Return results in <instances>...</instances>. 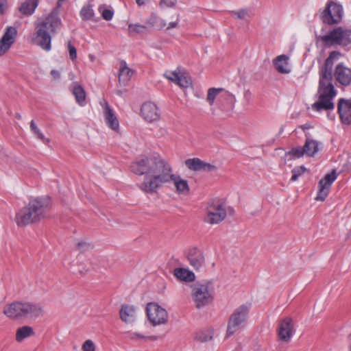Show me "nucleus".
<instances>
[{
    "label": "nucleus",
    "mask_w": 351,
    "mask_h": 351,
    "mask_svg": "<svg viewBox=\"0 0 351 351\" xmlns=\"http://www.w3.org/2000/svg\"><path fill=\"white\" fill-rule=\"evenodd\" d=\"M130 169L136 175L145 176L138 187L146 193H156L170 182H173L178 194L186 195L190 191L188 181L173 173L170 163L160 157H139L132 162Z\"/></svg>",
    "instance_id": "obj_1"
},
{
    "label": "nucleus",
    "mask_w": 351,
    "mask_h": 351,
    "mask_svg": "<svg viewBox=\"0 0 351 351\" xmlns=\"http://www.w3.org/2000/svg\"><path fill=\"white\" fill-rule=\"evenodd\" d=\"M341 53L332 51L319 70L318 99L312 104V109L317 112L331 110L335 108L333 99L337 92L332 84V67L334 60H338Z\"/></svg>",
    "instance_id": "obj_2"
},
{
    "label": "nucleus",
    "mask_w": 351,
    "mask_h": 351,
    "mask_svg": "<svg viewBox=\"0 0 351 351\" xmlns=\"http://www.w3.org/2000/svg\"><path fill=\"white\" fill-rule=\"evenodd\" d=\"M61 26L58 11L53 9L46 17L35 23L32 42L46 51H51L52 36L60 29Z\"/></svg>",
    "instance_id": "obj_3"
},
{
    "label": "nucleus",
    "mask_w": 351,
    "mask_h": 351,
    "mask_svg": "<svg viewBox=\"0 0 351 351\" xmlns=\"http://www.w3.org/2000/svg\"><path fill=\"white\" fill-rule=\"evenodd\" d=\"M49 209V199L40 197L32 199L16 213L15 222L20 227L36 223L45 217Z\"/></svg>",
    "instance_id": "obj_4"
},
{
    "label": "nucleus",
    "mask_w": 351,
    "mask_h": 351,
    "mask_svg": "<svg viewBox=\"0 0 351 351\" xmlns=\"http://www.w3.org/2000/svg\"><path fill=\"white\" fill-rule=\"evenodd\" d=\"M3 313L12 319L37 317L42 315L40 305L30 302H15L5 307Z\"/></svg>",
    "instance_id": "obj_5"
},
{
    "label": "nucleus",
    "mask_w": 351,
    "mask_h": 351,
    "mask_svg": "<svg viewBox=\"0 0 351 351\" xmlns=\"http://www.w3.org/2000/svg\"><path fill=\"white\" fill-rule=\"evenodd\" d=\"M214 287L210 282H197L192 287L191 297L197 308L210 304L214 299Z\"/></svg>",
    "instance_id": "obj_6"
},
{
    "label": "nucleus",
    "mask_w": 351,
    "mask_h": 351,
    "mask_svg": "<svg viewBox=\"0 0 351 351\" xmlns=\"http://www.w3.org/2000/svg\"><path fill=\"white\" fill-rule=\"evenodd\" d=\"M250 308V304H242L235 308L228 319L226 331L227 337L233 335L244 325L248 317Z\"/></svg>",
    "instance_id": "obj_7"
},
{
    "label": "nucleus",
    "mask_w": 351,
    "mask_h": 351,
    "mask_svg": "<svg viewBox=\"0 0 351 351\" xmlns=\"http://www.w3.org/2000/svg\"><path fill=\"white\" fill-rule=\"evenodd\" d=\"M343 13V7L341 4L328 1L325 9L320 14V19L324 23L335 25L341 21Z\"/></svg>",
    "instance_id": "obj_8"
},
{
    "label": "nucleus",
    "mask_w": 351,
    "mask_h": 351,
    "mask_svg": "<svg viewBox=\"0 0 351 351\" xmlns=\"http://www.w3.org/2000/svg\"><path fill=\"white\" fill-rule=\"evenodd\" d=\"M226 215L224 205L219 200H213L208 203L204 221L210 224L219 223L226 218Z\"/></svg>",
    "instance_id": "obj_9"
},
{
    "label": "nucleus",
    "mask_w": 351,
    "mask_h": 351,
    "mask_svg": "<svg viewBox=\"0 0 351 351\" xmlns=\"http://www.w3.org/2000/svg\"><path fill=\"white\" fill-rule=\"evenodd\" d=\"M147 318L153 326L165 324L168 322L167 311L156 303H148L146 307Z\"/></svg>",
    "instance_id": "obj_10"
},
{
    "label": "nucleus",
    "mask_w": 351,
    "mask_h": 351,
    "mask_svg": "<svg viewBox=\"0 0 351 351\" xmlns=\"http://www.w3.org/2000/svg\"><path fill=\"white\" fill-rule=\"evenodd\" d=\"M337 177L336 170L332 169L330 173H327L319 180L318 184L319 190L315 197L316 200L324 201L326 198L329 193L330 188Z\"/></svg>",
    "instance_id": "obj_11"
},
{
    "label": "nucleus",
    "mask_w": 351,
    "mask_h": 351,
    "mask_svg": "<svg viewBox=\"0 0 351 351\" xmlns=\"http://www.w3.org/2000/svg\"><path fill=\"white\" fill-rule=\"evenodd\" d=\"M17 29L12 26H8L0 39V56L5 54L15 43L17 37Z\"/></svg>",
    "instance_id": "obj_12"
},
{
    "label": "nucleus",
    "mask_w": 351,
    "mask_h": 351,
    "mask_svg": "<svg viewBox=\"0 0 351 351\" xmlns=\"http://www.w3.org/2000/svg\"><path fill=\"white\" fill-rule=\"evenodd\" d=\"M141 113L143 119L149 123L158 121L160 117L158 106L152 101L145 102L142 105Z\"/></svg>",
    "instance_id": "obj_13"
},
{
    "label": "nucleus",
    "mask_w": 351,
    "mask_h": 351,
    "mask_svg": "<svg viewBox=\"0 0 351 351\" xmlns=\"http://www.w3.org/2000/svg\"><path fill=\"white\" fill-rule=\"evenodd\" d=\"M334 75L335 80L343 86L351 84V69L346 67L342 62L336 66Z\"/></svg>",
    "instance_id": "obj_14"
},
{
    "label": "nucleus",
    "mask_w": 351,
    "mask_h": 351,
    "mask_svg": "<svg viewBox=\"0 0 351 351\" xmlns=\"http://www.w3.org/2000/svg\"><path fill=\"white\" fill-rule=\"evenodd\" d=\"M187 258L190 265L196 270L202 268L205 263V258L203 252L197 247L189 250Z\"/></svg>",
    "instance_id": "obj_15"
},
{
    "label": "nucleus",
    "mask_w": 351,
    "mask_h": 351,
    "mask_svg": "<svg viewBox=\"0 0 351 351\" xmlns=\"http://www.w3.org/2000/svg\"><path fill=\"white\" fill-rule=\"evenodd\" d=\"M337 109L341 122L346 125L351 124V100L341 98Z\"/></svg>",
    "instance_id": "obj_16"
},
{
    "label": "nucleus",
    "mask_w": 351,
    "mask_h": 351,
    "mask_svg": "<svg viewBox=\"0 0 351 351\" xmlns=\"http://www.w3.org/2000/svg\"><path fill=\"white\" fill-rule=\"evenodd\" d=\"M293 334V326L292 319L286 317L282 320L278 328V336L280 340L287 342L290 340Z\"/></svg>",
    "instance_id": "obj_17"
},
{
    "label": "nucleus",
    "mask_w": 351,
    "mask_h": 351,
    "mask_svg": "<svg viewBox=\"0 0 351 351\" xmlns=\"http://www.w3.org/2000/svg\"><path fill=\"white\" fill-rule=\"evenodd\" d=\"M101 104L104 107V115L106 125L112 130L117 131L119 130V123L112 109L106 101L104 105L101 103Z\"/></svg>",
    "instance_id": "obj_18"
},
{
    "label": "nucleus",
    "mask_w": 351,
    "mask_h": 351,
    "mask_svg": "<svg viewBox=\"0 0 351 351\" xmlns=\"http://www.w3.org/2000/svg\"><path fill=\"white\" fill-rule=\"evenodd\" d=\"M340 35L338 27L330 31L328 34L324 36H317V40H320L326 47L340 45Z\"/></svg>",
    "instance_id": "obj_19"
},
{
    "label": "nucleus",
    "mask_w": 351,
    "mask_h": 351,
    "mask_svg": "<svg viewBox=\"0 0 351 351\" xmlns=\"http://www.w3.org/2000/svg\"><path fill=\"white\" fill-rule=\"evenodd\" d=\"M121 319L126 323H133L136 318V309L133 305L123 304L119 311Z\"/></svg>",
    "instance_id": "obj_20"
},
{
    "label": "nucleus",
    "mask_w": 351,
    "mask_h": 351,
    "mask_svg": "<svg viewBox=\"0 0 351 351\" xmlns=\"http://www.w3.org/2000/svg\"><path fill=\"white\" fill-rule=\"evenodd\" d=\"M39 0H25L19 8V11L25 16H31L34 14L38 5Z\"/></svg>",
    "instance_id": "obj_21"
},
{
    "label": "nucleus",
    "mask_w": 351,
    "mask_h": 351,
    "mask_svg": "<svg viewBox=\"0 0 351 351\" xmlns=\"http://www.w3.org/2000/svg\"><path fill=\"white\" fill-rule=\"evenodd\" d=\"M288 56L286 55H280L277 56L274 60V65L278 72L280 73H289L290 72L288 68Z\"/></svg>",
    "instance_id": "obj_22"
},
{
    "label": "nucleus",
    "mask_w": 351,
    "mask_h": 351,
    "mask_svg": "<svg viewBox=\"0 0 351 351\" xmlns=\"http://www.w3.org/2000/svg\"><path fill=\"white\" fill-rule=\"evenodd\" d=\"M133 74L134 71L128 67L125 62H121L119 73V83L123 84V86L126 85V84L130 80Z\"/></svg>",
    "instance_id": "obj_23"
},
{
    "label": "nucleus",
    "mask_w": 351,
    "mask_h": 351,
    "mask_svg": "<svg viewBox=\"0 0 351 351\" xmlns=\"http://www.w3.org/2000/svg\"><path fill=\"white\" fill-rule=\"evenodd\" d=\"M173 274L178 279L185 282H192L195 280L194 273L184 268L175 269Z\"/></svg>",
    "instance_id": "obj_24"
},
{
    "label": "nucleus",
    "mask_w": 351,
    "mask_h": 351,
    "mask_svg": "<svg viewBox=\"0 0 351 351\" xmlns=\"http://www.w3.org/2000/svg\"><path fill=\"white\" fill-rule=\"evenodd\" d=\"M318 142L312 139L306 138L304 143L303 150L304 154L308 156H313L318 152Z\"/></svg>",
    "instance_id": "obj_25"
},
{
    "label": "nucleus",
    "mask_w": 351,
    "mask_h": 351,
    "mask_svg": "<svg viewBox=\"0 0 351 351\" xmlns=\"http://www.w3.org/2000/svg\"><path fill=\"white\" fill-rule=\"evenodd\" d=\"M34 335L33 328L31 326H25L19 328L16 333V340L21 342L23 339Z\"/></svg>",
    "instance_id": "obj_26"
},
{
    "label": "nucleus",
    "mask_w": 351,
    "mask_h": 351,
    "mask_svg": "<svg viewBox=\"0 0 351 351\" xmlns=\"http://www.w3.org/2000/svg\"><path fill=\"white\" fill-rule=\"evenodd\" d=\"M73 93L76 101L82 106L85 104L86 93L82 86L77 85L73 88Z\"/></svg>",
    "instance_id": "obj_27"
},
{
    "label": "nucleus",
    "mask_w": 351,
    "mask_h": 351,
    "mask_svg": "<svg viewBox=\"0 0 351 351\" xmlns=\"http://www.w3.org/2000/svg\"><path fill=\"white\" fill-rule=\"evenodd\" d=\"M203 160L198 158H189L185 160V165L189 169L193 171H202Z\"/></svg>",
    "instance_id": "obj_28"
},
{
    "label": "nucleus",
    "mask_w": 351,
    "mask_h": 351,
    "mask_svg": "<svg viewBox=\"0 0 351 351\" xmlns=\"http://www.w3.org/2000/svg\"><path fill=\"white\" fill-rule=\"evenodd\" d=\"M80 15L83 21L92 20L95 15L92 5H84L80 10Z\"/></svg>",
    "instance_id": "obj_29"
},
{
    "label": "nucleus",
    "mask_w": 351,
    "mask_h": 351,
    "mask_svg": "<svg viewBox=\"0 0 351 351\" xmlns=\"http://www.w3.org/2000/svg\"><path fill=\"white\" fill-rule=\"evenodd\" d=\"M340 35V45H348L351 43V29H344L341 27H338Z\"/></svg>",
    "instance_id": "obj_30"
},
{
    "label": "nucleus",
    "mask_w": 351,
    "mask_h": 351,
    "mask_svg": "<svg viewBox=\"0 0 351 351\" xmlns=\"http://www.w3.org/2000/svg\"><path fill=\"white\" fill-rule=\"evenodd\" d=\"M147 32V27L141 24H130L128 25V32L130 35L143 34Z\"/></svg>",
    "instance_id": "obj_31"
},
{
    "label": "nucleus",
    "mask_w": 351,
    "mask_h": 351,
    "mask_svg": "<svg viewBox=\"0 0 351 351\" xmlns=\"http://www.w3.org/2000/svg\"><path fill=\"white\" fill-rule=\"evenodd\" d=\"M30 130L32 132V133L36 136L37 138L43 141V142H49V140L47 138H45V136L42 133V132L40 130V129L37 127L34 121H31L30 122Z\"/></svg>",
    "instance_id": "obj_32"
},
{
    "label": "nucleus",
    "mask_w": 351,
    "mask_h": 351,
    "mask_svg": "<svg viewBox=\"0 0 351 351\" xmlns=\"http://www.w3.org/2000/svg\"><path fill=\"white\" fill-rule=\"evenodd\" d=\"M195 338L201 342L208 341L213 338V331L211 330L200 331L196 335Z\"/></svg>",
    "instance_id": "obj_33"
},
{
    "label": "nucleus",
    "mask_w": 351,
    "mask_h": 351,
    "mask_svg": "<svg viewBox=\"0 0 351 351\" xmlns=\"http://www.w3.org/2000/svg\"><path fill=\"white\" fill-rule=\"evenodd\" d=\"M223 90V88H210L208 90V95L206 100L210 105L214 104L216 96Z\"/></svg>",
    "instance_id": "obj_34"
},
{
    "label": "nucleus",
    "mask_w": 351,
    "mask_h": 351,
    "mask_svg": "<svg viewBox=\"0 0 351 351\" xmlns=\"http://www.w3.org/2000/svg\"><path fill=\"white\" fill-rule=\"evenodd\" d=\"M287 155L293 156V158H299L304 155L302 147H293L287 153Z\"/></svg>",
    "instance_id": "obj_35"
},
{
    "label": "nucleus",
    "mask_w": 351,
    "mask_h": 351,
    "mask_svg": "<svg viewBox=\"0 0 351 351\" xmlns=\"http://www.w3.org/2000/svg\"><path fill=\"white\" fill-rule=\"evenodd\" d=\"M306 170V169L304 166L296 167L293 168L291 171L292 176L291 178V181L293 182L297 180L298 177L302 175Z\"/></svg>",
    "instance_id": "obj_36"
},
{
    "label": "nucleus",
    "mask_w": 351,
    "mask_h": 351,
    "mask_svg": "<svg viewBox=\"0 0 351 351\" xmlns=\"http://www.w3.org/2000/svg\"><path fill=\"white\" fill-rule=\"evenodd\" d=\"M125 337L132 340H144L148 337L136 332H125Z\"/></svg>",
    "instance_id": "obj_37"
},
{
    "label": "nucleus",
    "mask_w": 351,
    "mask_h": 351,
    "mask_svg": "<svg viewBox=\"0 0 351 351\" xmlns=\"http://www.w3.org/2000/svg\"><path fill=\"white\" fill-rule=\"evenodd\" d=\"M99 11L101 14L102 18L106 21H110L113 16L114 12L112 10L103 8L101 6L99 8Z\"/></svg>",
    "instance_id": "obj_38"
},
{
    "label": "nucleus",
    "mask_w": 351,
    "mask_h": 351,
    "mask_svg": "<svg viewBox=\"0 0 351 351\" xmlns=\"http://www.w3.org/2000/svg\"><path fill=\"white\" fill-rule=\"evenodd\" d=\"M176 84L180 86V87L187 88L189 86L191 82L190 79H189L187 77L184 76L182 74H180Z\"/></svg>",
    "instance_id": "obj_39"
},
{
    "label": "nucleus",
    "mask_w": 351,
    "mask_h": 351,
    "mask_svg": "<svg viewBox=\"0 0 351 351\" xmlns=\"http://www.w3.org/2000/svg\"><path fill=\"white\" fill-rule=\"evenodd\" d=\"M67 49L69 53V58L71 60H75L77 58V49L71 41H69L67 43Z\"/></svg>",
    "instance_id": "obj_40"
},
{
    "label": "nucleus",
    "mask_w": 351,
    "mask_h": 351,
    "mask_svg": "<svg viewBox=\"0 0 351 351\" xmlns=\"http://www.w3.org/2000/svg\"><path fill=\"white\" fill-rule=\"evenodd\" d=\"M77 248L78 250H80L81 252H86L90 249L93 248V245L88 242L86 241H81L78 242L77 244Z\"/></svg>",
    "instance_id": "obj_41"
},
{
    "label": "nucleus",
    "mask_w": 351,
    "mask_h": 351,
    "mask_svg": "<svg viewBox=\"0 0 351 351\" xmlns=\"http://www.w3.org/2000/svg\"><path fill=\"white\" fill-rule=\"evenodd\" d=\"M180 74V73L175 71H172V72H166L164 74V76L166 78H167L168 80H169L170 81H171L176 84Z\"/></svg>",
    "instance_id": "obj_42"
},
{
    "label": "nucleus",
    "mask_w": 351,
    "mask_h": 351,
    "mask_svg": "<svg viewBox=\"0 0 351 351\" xmlns=\"http://www.w3.org/2000/svg\"><path fill=\"white\" fill-rule=\"evenodd\" d=\"M84 351H95V346L92 340L88 339L85 341L82 346Z\"/></svg>",
    "instance_id": "obj_43"
},
{
    "label": "nucleus",
    "mask_w": 351,
    "mask_h": 351,
    "mask_svg": "<svg viewBox=\"0 0 351 351\" xmlns=\"http://www.w3.org/2000/svg\"><path fill=\"white\" fill-rule=\"evenodd\" d=\"M247 11L245 9L232 12V15L236 16L239 19H243L247 16Z\"/></svg>",
    "instance_id": "obj_44"
},
{
    "label": "nucleus",
    "mask_w": 351,
    "mask_h": 351,
    "mask_svg": "<svg viewBox=\"0 0 351 351\" xmlns=\"http://www.w3.org/2000/svg\"><path fill=\"white\" fill-rule=\"evenodd\" d=\"M217 170V167L210 163L203 161L202 171L206 172H213Z\"/></svg>",
    "instance_id": "obj_45"
},
{
    "label": "nucleus",
    "mask_w": 351,
    "mask_h": 351,
    "mask_svg": "<svg viewBox=\"0 0 351 351\" xmlns=\"http://www.w3.org/2000/svg\"><path fill=\"white\" fill-rule=\"evenodd\" d=\"M177 0H160V6L161 8H172L176 3Z\"/></svg>",
    "instance_id": "obj_46"
},
{
    "label": "nucleus",
    "mask_w": 351,
    "mask_h": 351,
    "mask_svg": "<svg viewBox=\"0 0 351 351\" xmlns=\"http://www.w3.org/2000/svg\"><path fill=\"white\" fill-rule=\"evenodd\" d=\"M7 8V0H0V14H3Z\"/></svg>",
    "instance_id": "obj_47"
},
{
    "label": "nucleus",
    "mask_w": 351,
    "mask_h": 351,
    "mask_svg": "<svg viewBox=\"0 0 351 351\" xmlns=\"http://www.w3.org/2000/svg\"><path fill=\"white\" fill-rule=\"evenodd\" d=\"M51 75L54 80H58L60 77V73L58 71L53 69L51 71Z\"/></svg>",
    "instance_id": "obj_48"
},
{
    "label": "nucleus",
    "mask_w": 351,
    "mask_h": 351,
    "mask_svg": "<svg viewBox=\"0 0 351 351\" xmlns=\"http://www.w3.org/2000/svg\"><path fill=\"white\" fill-rule=\"evenodd\" d=\"M178 25V23L176 21L171 22L169 23L167 29L168 30V29H171L172 28L177 27Z\"/></svg>",
    "instance_id": "obj_49"
},
{
    "label": "nucleus",
    "mask_w": 351,
    "mask_h": 351,
    "mask_svg": "<svg viewBox=\"0 0 351 351\" xmlns=\"http://www.w3.org/2000/svg\"><path fill=\"white\" fill-rule=\"evenodd\" d=\"M136 1L138 5H142L145 3V0H136Z\"/></svg>",
    "instance_id": "obj_50"
},
{
    "label": "nucleus",
    "mask_w": 351,
    "mask_h": 351,
    "mask_svg": "<svg viewBox=\"0 0 351 351\" xmlns=\"http://www.w3.org/2000/svg\"><path fill=\"white\" fill-rule=\"evenodd\" d=\"M15 117L18 119H21V115L19 114V113H16L15 114Z\"/></svg>",
    "instance_id": "obj_51"
},
{
    "label": "nucleus",
    "mask_w": 351,
    "mask_h": 351,
    "mask_svg": "<svg viewBox=\"0 0 351 351\" xmlns=\"http://www.w3.org/2000/svg\"><path fill=\"white\" fill-rule=\"evenodd\" d=\"M350 342L349 343L348 351H351V335H350Z\"/></svg>",
    "instance_id": "obj_52"
},
{
    "label": "nucleus",
    "mask_w": 351,
    "mask_h": 351,
    "mask_svg": "<svg viewBox=\"0 0 351 351\" xmlns=\"http://www.w3.org/2000/svg\"><path fill=\"white\" fill-rule=\"evenodd\" d=\"M149 24H150L152 26H153V25H154V23H151V22H149Z\"/></svg>",
    "instance_id": "obj_53"
}]
</instances>
